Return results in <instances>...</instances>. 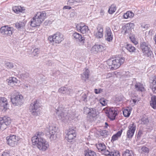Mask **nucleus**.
Returning <instances> with one entry per match:
<instances>
[{
    "label": "nucleus",
    "instance_id": "obj_1",
    "mask_svg": "<svg viewBox=\"0 0 156 156\" xmlns=\"http://www.w3.org/2000/svg\"><path fill=\"white\" fill-rule=\"evenodd\" d=\"M37 135L33 136L31 141L33 145H37V148L41 151H45L49 147L48 142L44 139L42 136L44 134L41 132L37 133Z\"/></svg>",
    "mask_w": 156,
    "mask_h": 156
},
{
    "label": "nucleus",
    "instance_id": "obj_2",
    "mask_svg": "<svg viewBox=\"0 0 156 156\" xmlns=\"http://www.w3.org/2000/svg\"><path fill=\"white\" fill-rule=\"evenodd\" d=\"M47 14L45 11L37 12L31 20V26L33 27L40 26L47 18Z\"/></svg>",
    "mask_w": 156,
    "mask_h": 156
},
{
    "label": "nucleus",
    "instance_id": "obj_3",
    "mask_svg": "<svg viewBox=\"0 0 156 156\" xmlns=\"http://www.w3.org/2000/svg\"><path fill=\"white\" fill-rule=\"evenodd\" d=\"M125 60L124 57L121 56L117 57L115 59L112 58L108 59L107 61L109 68L112 70L117 69L123 63Z\"/></svg>",
    "mask_w": 156,
    "mask_h": 156
},
{
    "label": "nucleus",
    "instance_id": "obj_4",
    "mask_svg": "<svg viewBox=\"0 0 156 156\" xmlns=\"http://www.w3.org/2000/svg\"><path fill=\"white\" fill-rule=\"evenodd\" d=\"M64 39V37L62 34L59 32L56 33L50 36L48 38L49 43L53 45L55 44H59Z\"/></svg>",
    "mask_w": 156,
    "mask_h": 156
},
{
    "label": "nucleus",
    "instance_id": "obj_5",
    "mask_svg": "<svg viewBox=\"0 0 156 156\" xmlns=\"http://www.w3.org/2000/svg\"><path fill=\"white\" fill-rule=\"evenodd\" d=\"M40 107L39 102L37 100H34L32 101L30 105L29 110L32 115L37 116L39 115L40 114Z\"/></svg>",
    "mask_w": 156,
    "mask_h": 156
},
{
    "label": "nucleus",
    "instance_id": "obj_6",
    "mask_svg": "<svg viewBox=\"0 0 156 156\" xmlns=\"http://www.w3.org/2000/svg\"><path fill=\"white\" fill-rule=\"evenodd\" d=\"M68 108L59 106L56 110V113L59 119L64 122H65L67 118V116L68 114Z\"/></svg>",
    "mask_w": 156,
    "mask_h": 156
},
{
    "label": "nucleus",
    "instance_id": "obj_7",
    "mask_svg": "<svg viewBox=\"0 0 156 156\" xmlns=\"http://www.w3.org/2000/svg\"><path fill=\"white\" fill-rule=\"evenodd\" d=\"M58 129V127L54 125H49L47 126V131L48 133L47 134V136L51 141L55 140L56 139Z\"/></svg>",
    "mask_w": 156,
    "mask_h": 156
},
{
    "label": "nucleus",
    "instance_id": "obj_8",
    "mask_svg": "<svg viewBox=\"0 0 156 156\" xmlns=\"http://www.w3.org/2000/svg\"><path fill=\"white\" fill-rule=\"evenodd\" d=\"M106 109L105 113L108 118L110 120H115L116 116L118 115L117 108L115 107H108Z\"/></svg>",
    "mask_w": 156,
    "mask_h": 156
},
{
    "label": "nucleus",
    "instance_id": "obj_9",
    "mask_svg": "<svg viewBox=\"0 0 156 156\" xmlns=\"http://www.w3.org/2000/svg\"><path fill=\"white\" fill-rule=\"evenodd\" d=\"M136 129V126L134 123L130 124L128 126V129L126 134L127 140H130L133 138Z\"/></svg>",
    "mask_w": 156,
    "mask_h": 156
},
{
    "label": "nucleus",
    "instance_id": "obj_10",
    "mask_svg": "<svg viewBox=\"0 0 156 156\" xmlns=\"http://www.w3.org/2000/svg\"><path fill=\"white\" fill-rule=\"evenodd\" d=\"M83 113L87 115V117L89 119H91L96 115V112L95 109L93 108H90L85 107L83 108Z\"/></svg>",
    "mask_w": 156,
    "mask_h": 156
},
{
    "label": "nucleus",
    "instance_id": "obj_11",
    "mask_svg": "<svg viewBox=\"0 0 156 156\" xmlns=\"http://www.w3.org/2000/svg\"><path fill=\"white\" fill-rule=\"evenodd\" d=\"M11 122V119L9 117L5 116L0 118V129L2 130L6 129L7 126L9 125Z\"/></svg>",
    "mask_w": 156,
    "mask_h": 156
},
{
    "label": "nucleus",
    "instance_id": "obj_12",
    "mask_svg": "<svg viewBox=\"0 0 156 156\" xmlns=\"http://www.w3.org/2000/svg\"><path fill=\"white\" fill-rule=\"evenodd\" d=\"M14 30L13 27L5 26L1 27L0 32L3 34L11 36Z\"/></svg>",
    "mask_w": 156,
    "mask_h": 156
},
{
    "label": "nucleus",
    "instance_id": "obj_13",
    "mask_svg": "<svg viewBox=\"0 0 156 156\" xmlns=\"http://www.w3.org/2000/svg\"><path fill=\"white\" fill-rule=\"evenodd\" d=\"M76 27L78 31L83 34H86L89 30L88 27L82 23L77 24Z\"/></svg>",
    "mask_w": 156,
    "mask_h": 156
},
{
    "label": "nucleus",
    "instance_id": "obj_14",
    "mask_svg": "<svg viewBox=\"0 0 156 156\" xmlns=\"http://www.w3.org/2000/svg\"><path fill=\"white\" fill-rule=\"evenodd\" d=\"M7 143L9 146L13 147L15 146L16 143L19 140L18 136L14 135H11L9 137H6Z\"/></svg>",
    "mask_w": 156,
    "mask_h": 156
},
{
    "label": "nucleus",
    "instance_id": "obj_15",
    "mask_svg": "<svg viewBox=\"0 0 156 156\" xmlns=\"http://www.w3.org/2000/svg\"><path fill=\"white\" fill-rule=\"evenodd\" d=\"M23 99L22 96L19 94L16 95L14 97H11V101L15 105H18L22 104Z\"/></svg>",
    "mask_w": 156,
    "mask_h": 156
},
{
    "label": "nucleus",
    "instance_id": "obj_16",
    "mask_svg": "<svg viewBox=\"0 0 156 156\" xmlns=\"http://www.w3.org/2000/svg\"><path fill=\"white\" fill-rule=\"evenodd\" d=\"M94 35L98 38H101L103 36V29L102 26L100 25L98 26L97 30L94 32Z\"/></svg>",
    "mask_w": 156,
    "mask_h": 156
},
{
    "label": "nucleus",
    "instance_id": "obj_17",
    "mask_svg": "<svg viewBox=\"0 0 156 156\" xmlns=\"http://www.w3.org/2000/svg\"><path fill=\"white\" fill-rule=\"evenodd\" d=\"M134 24L133 23H129L126 24L124 26L123 30L124 33L126 34H128L129 35L132 34V30L133 29L134 27Z\"/></svg>",
    "mask_w": 156,
    "mask_h": 156
},
{
    "label": "nucleus",
    "instance_id": "obj_18",
    "mask_svg": "<svg viewBox=\"0 0 156 156\" xmlns=\"http://www.w3.org/2000/svg\"><path fill=\"white\" fill-rule=\"evenodd\" d=\"M72 37L73 39L80 42H84L85 41L84 37H83L82 35L77 32H75L73 33Z\"/></svg>",
    "mask_w": 156,
    "mask_h": 156
},
{
    "label": "nucleus",
    "instance_id": "obj_19",
    "mask_svg": "<svg viewBox=\"0 0 156 156\" xmlns=\"http://www.w3.org/2000/svg\"><path fill=\"white\" fill-rule=\"evenodd\" d=\"M106 35H105L106 40L108 41H111L113 39V35L110 28L107 27L106 28Z\"/></svg>",
    "mask_w": 156,
    "mask_h": 156
},
{
    "label": "nucleus",
    "instance_id": "obj_20",
    "mask_svg": "<svg viewBox=\"0 0 156 156\" xmlns=\"http://www.w3.org/2000/svg\"><path fill=\"white\" fill-rule=\"evenodd\" d=\"M0 105L2 107L5 109H7L8 107V101L6 98L5 97H2L0 101Z\"/></svg>",
    "mask_w": 156,
    "mask_h": 156
},
{
    "label": "nucleus",
    "instance_id": "obj_21",
    "mask_svg": "<svg viewBox=\"0 0 156 156\" xmlns=\"http://www.w3.org/2000/svg\"><path fill=\"white\" fill-rule=\"evenodd\" d=\"M122 130L121 129L116 134L113 135L111 138V141L113 142L114 141L117 140L121 136Z\"/></svg>",
    "mask_w": 156,
    "mask_h": 156
},
{
    "label": "nucleus",
    "instance_id": "obj_22",
    "mask_svg": "<svg viewBox=\"0 0 156 156\" xmlns=\"http://www.w3.org/2000/svg\"><path fill=\"white\" fill-rule=\"evenodd\" d=\"M151 87L153 92L156 94V77L154 76L151 82Z\"/></svg>",
    "mask_w": 156,
    "mask_h": 156
},
{
    "label": "nucleus",
    "instance_id": "obj_23",
    "mask_svg": "<svg viewBox=\"0 0 156 156\" xmlns=\"http://www.w3.org/2000/svg\"><path fill=\"white\" fill-rule=\"evenodd\" d=\"M12 10L14 12L17 14L22 12L25 10V9L24 7H22L20 6H15L12 7Z\"/></svg>",
    "mask_w": 156,
    "mask_h": 156
},
{
    "label": "nucleus",
    "instance_id": "obj_24",
    "mask_svg": "<svg viewBox=\"0 0 156 156\" xmlns=\"http://www.w3.org/2000/svg\"><path fill=\"white\" fill-rule=\"evenodd\" d=\"M83 72L81 74V78L82 80L86 81L89 77V71L87 69H86L83 70Z\"/></svg>",
    "mask_w": 156,
    "mask_h": 156
},
{
    "label": "nucleus",
    "instance_id": "obj_25",
    "mask_svg": "<svg viewBox=\"0 0 156 156\" xmlns=\"http://www.w3.org/2000/svg\"><path fill=\"white\" fill-rule=\"evenodd\" d=\"M134 14L132 12L128 11L126 13L124 14L123 17L124 19H127L128 18H131L134 16Z\"/></svg>",
    "mask_w": 156,
    "mask_h": 156
},
{
    "label": "nucleus",
    "instance_id": "obj_26",
    "mask_svg": "<svg viewBox=\"0 0 156 156\" xmlns=\"http://www.w3.org/2000/svg\"><path fill=\"white\" fill-rule=\"evenodd\" d=\"M150 104L153 108L156 109V96H153L151 97Z\"/></svg>",
    "mask_w": 156,
    "mask_h": 156
},
{
    "label": "nucleus",
    "instance_id": "obj_27",
    "mask_svg": "<svg viewBox=\"0 0 156 156\" xmlns=\"http://www.w3.org/2000/svg\"><path fill=\"white\" fill-rule=\"evenodd\" d=\"M135 89L138 91H142L144 90V88L142 84L139 83H136L135 85Z\"/></svg>",
    "mask_w": 156,
    "mask_h": 156
},
{
    "label": "nucleus",
    "instance_id": "obj_28",
    "mask_svg": "<svg viewBox=\"0 0 156 156\" xmlns=\"http://www.w3.org/2000/svg\"><path fill=\"white\" fill-rule=\"evenodd\" d=\"M96 147L99 151H103L106 149V146L103 143H99L96 144Z\"/></svg>",
    "mask_w": 156,
    "mask_h": 156
},
{
    "label": "nucleus",
    "instance_id": "obj_29",
    "mask_svg": "<svg viewBox=\"0 0 156 156\" xmlns=\"http://www.w3.org/2000/svg\"><path fill=\"white\" fill-rule=\"evenodd\" d=\"M85 156H96V154L94 151L87 150L85 151Z\"/></svg>",
    "mask_w": 156,
    "mask_h": 156
},
{
    "label": "nucleus",
    "instance_id": "obj_30",
    "mask_svg": "<svg viewBox=\"0 0 156 156\" xmlns=\"http://www.w3.org/2000/svg\"><path fill=\"white\" fill-rule=\"evenodd\" d=\"M123 156H133V154L132 151L126 149L123 152Z\"/></svg>",
    "mask_w": 156,
    "mask_h": 156
},
{
    "label": "nucleus",
    "instance_id": "obj_31",
    "mask_svg": "<svg viewBox=\"0 0 156 156\" xmlns=\"http://www.w3.org/2000/svg\"><path fill=\"white\" fill-rule=\"evenodd\" d=\"M116 7L114 5L112 4L110 7L108 9V12L110 14H112L116 11Z\"/></svg>",
    "mask_w": 156,
    "mask_h": 156
},
{
    "label": "nucleus",
    "instance_id": "obj_32",
    "mask_svg": "<svg viewBox=\"0 0 156 156\" xmlns=\"http://www.w3.org/2000/svg\"><path fill=\"white\" fill-rule=\"evenodd\" d=\"M142 52L144 55L147 57L150 56L152 54V51L150 49H142Z\"/></svg>",
    "mask_w": 156,
    "mask_h": 156
},
{
    "label": "nucleus",
    "instance_id": "obj_33",
    "mask_svg": "<svg viewBox=\"0 0 156 156\" xmlns=\"http://www.w3.org/2000/svg\"><path fill=\"white\" fill-rule=\"evenodd\" d=\"M140 48L141 49H149L150 45L145 42H142L140 44Z\"/></svg>",
    "mask_w": 156,
    "mask_h": 156
},
{
    "label": "nucleus",
    "instance_id": "obj_34",
    "mask_svg": "<svg viewBox=\"0 0 156 156\" xmlns=\"http://www.w3.org/2000/svg\"><path fill=\"white\" fill-rule=\"evenodd\" d=\"M76 134H67V136L66 137H67V141L69 142H71L72 141V140L76 137Z\"/></svg>",
    "mask_w": 156,
    "mask_h": 156
},
{
    "label": "nucleus",
    "instance_id": "obj_35",
    "mask_svg": "<svg viewBox=\"0 0 156 156\" xmlns=\"http://www.w3.org/2000/svg\"><path fill=\"white\" fill-rule=\"evenodd\" d=\"M81 1V0H69L67 4L69 5H72L74 4L80 3Z\"/></svg>",
    "mask_w": 156,
    "mask_h": 156
},
{
    "label": "nucleus",
    "instance_id": "obj_36",
    "mask_svg": "<svg viewBox=\"0 0 156 156\" xmlns=\"http://www.w3.org/2000/svg\"><path fill=\"white\" fill-rule=\"evenodd\" d=\"M88 95L85 93H83L81 94V98L80 99L81 101H83L84 102H87L88 100L87 98Z\"/></svg>",
    "mask_w": 156,
    "mask_h": 156
},
{
    "label": "nucleus",
    "instance_id": "obj_37",
    "mask_svg": "<svg viewBox=\"0 0 156 156\" xmlns=\"http://www.w3.org/2000/svg\"><path fill=\"white\" fill-rule=\"evenodd\" d=\"M110 156H120V154L118 151L116 150H112Z\"/></svg>",
    "mask_w": 156,
    "mask_h": 156
},
{
    "label": "nucleus",
    "instance_id": "obj_38",
    "mask_svg": "<svg viewBox=\"0 0 156 156\" xmlns=\"http://www.w3.org/2000/svg\"><path fill=\"white\" fill-rule=\"evenodd\" d=\"M129 38L132 42L135 45H136L138 44V42L136 41L134 34H131V36H130L129 37Z\"/></svg>",
    "mask_w": 156,
    "mask_h": 156
},
{
    "label": "nucleus",
    "instance_id": "obj_39",
    "mask_svg": "<svg viewBox=\"0 0 156 156\" xmlns=\"http://www.w3.org/2000/svg\"><path fill=\"white\" fill-rule=\"evenodd\" d=\"M130 111L128 109H125L123 111V114L125 117H128L129 116L130 114Z\"/></svg>",
    "mask_w": 156,
    "mask_h": 156
},
{
    "label": "nucleus",
    "instance_id": "obj_40",
    "mask_svg": "<svg viewBox=\"0 0 156 156\" xmlns=\"http://www.w3.org/2000/svg\"><path fill=\"white\" fill-rule=\"evenodd\" d=\"M15 26L16 28H20L24 27L25 26V24L23 22H19L16 23Z\"/></svg>",
    "mask_w": 156,
    "mask_h": 156
},
{
    "label": "nucleus",
    "instance_id": "obj_41",
    "mask_svg": "<svg viewBox=\"0 0 156 156\" xmlns=\"http://www.w3.org/2000/svg\"><path fill=\"white\" fill-rule=\"evenodd\" d=\"M141 123L144 124H147L149 122L148 119L147 117H143L141 119Z\"/></svg>",
    "mask_w": 156,
    "mask_h": 156
},
{
    "label": "nucleus",
    "instance_id": "obj_42",
    "mask_svg": "<svg viewBox=\"0 0 156 156\" xmlns=\"http://www.w3.org/2000/svg\"><path fill=\"white\" fill-rule=\"evenodd\" d=\"M66 90V87H62L58 89V91L60 93L64 94H65Z\"/></svg>",
    "mask_w": 156,
    "mask_h": 156
},
{
    "label": "nucleus",
    "instance_id": "obj_43",
    "mask_svg": "<svg viewBox=\"0 0 156 156\" xmlns=\"http://www.w3.org/2000/svg\"><path fill=\"white\" fill-rule=\"evenodd\" d=\"M20 76L22 78L25 80L29 77V74L27 73H25L21 74Z\"/></svg>",
    "mask_w": 156,
    "mask_h": 156
},
{
    "label": "nucleus",
    "instance_id": "obj_44",
    "mask_svg": "<svg viewBox=\"0 0 156 156\" xmlns=\"http://www.w3.org/2000/svg\"><path fill=\"white\" fill-rule=\"evenodd\" d=\"M76 130L72 128H70L68 130L67 134H76Z\"/></svg>",
    "mask_w": 156,
    "mask_h": 156
},
{
    "label": "nucleus",
    "instance_id": "obj_45",
    "mask_svg": "<svg viewBox=\"0 0 156 156\" xmlns=\"http://www.w3.org/2000/svg\"><path fill=\"white\" fill-rule=\"evenodd\" d=\"M103 48L104 47L102 45L98 44H95L93 47V49H101Z\"/></svg>",
    "mask_w": 156,
    "mask_h": 156
},
{
    "label": "nucleus",
    "instance_id": "obj_46",
    "mask_svg": "<svg viewBox=\"0 0 156 156\" xmlns=\"http://www.w3.org/2000/svg\"><path fill=\"white\" fill-rule=\"evenodd\" d=\"M5 66L10 69L12 68L13 67V64L12 63L9 62H7L5 64Z\"/></svg>",
    "mask_w": 156,
    "mask_h": 156
},
{
    "label": "nucleus",
    "instance_id": "obj_47",
    "mask_svg": "<svg viewBox=\"0 0 156 156\" xmlns=\"http://www.w3.org/2000/svg\"><path fill=\"white\" fill-rule=\"evenodd\" d=\"M142 151L144 153H148L149 152V149L145 146L141 148Z\"/></svg>",
    "mask_w": 156,
    "mask_h": 156
},
{
    "label": "nucleus",
    "instance_id": "obj_48",
    "mask_svg": "<svg viewBox=\"0 0 156 156\" xmlns=\"http://www.w3.org/2000/svg\"><path fill=\"white\" fill-rule=\"evenodd\" d=\"M100 103L102 105V106H105L106 105V101L105 99L104 98H101L100 100Z\"/></svg>",
    "mask_w": 156,
    "mask_h": 156
},
{
    "label": "nucleus",
    "instance_id": "obj_49",
    "mask_svg": "<svg viewBox=\"0 0 156 156\" xmlns=\"http://www.w3.org/2000/svg\"><path fill=\"white\" fill-rule=\"evenodd\" d=\"M111 151V150L109 151L107 150H106V149H105L103 150L102 151H103L104 154L105 155L110 156Z\"/></svg>",
    "mask_w": 156,
    "mask_h": 156
},
{
    "label": "nucleus",
    "instance_id": "obj_50",
    "mask_svg": "<svg viewBox=\"0 0 156 156\" xmlns=\"http://www.w3.org/2000/svg\"><path fill=\"white\" fill-rule=\"evenodd\" d=\"M38 49H33L32 54L33 56H35L36 55L39 53Z\"/></svg>",
    "mask_w": 156,
    "mask_h": 156
},
{
    "label": "nucleus",
    "instance_id": "obj_51",
    "mask_svg": "<svg viewBox=\"0 0 156 156\" xmlns=\"http://www.w3.org/2000/svg\"><path fill=\"white\" fill-rule=\"evenodd\" d=\"M10 154L9 151H5L3 152L1 156H10Z\"/></svg>",
    "mask_w": 156,
    "mask_h": 156
},
{
    "label": "nucleus",
    "instance_id": "obj_52",
    "mask_svg": "<svg viewBox=\"0 0 156 156\" xmlns=\"http://www.w3.org/2000/svg\"><path fill=\"white\" fill-rule=\"evenodd\" d=\"M12 80V84H13V86L14 85H15L17 83V82L18 81L16 79V78L14 77H11Z\"/></svg>",
    "mask_w": 156,
    "mask_h": 156
},
{
    "label": "nucleus",
    "instance_id": "obj_53",
    "mask_svg": "<svg viewBox=\"0 0 156 156\" xmlns=\"http://www.w3.org/2000/svg\"><path fill=\"white\" fill-rule=\"evenodd\" d=\"M108 132L106 130H103L101 131V135L102 136H105V135H107Z\"/></svg>",
    "mask_w": 156,
    "mask_h": 156
},
{
    "label": "nucleus",
    "instance_id": "obj_54",
    "mask_svg": "<svg viewBox=\"0 0 156 156\" xmlns=\"http://www.w3.org/2000/svg\"><path fill=\"white\" fill-rule=\"evenodd\" d=\"M66 89L67 90L66 91L65 94L69 95L70 93L72 92V90L71 89L67 87H66Z\"/></svg>",
    "mask_w": 156,
    "mask_h": 156
},
{
    "label": "nucleus",
    "instance_id": "obj_55",
    "mask_svg": "<svg viewBox=\"0 0 156 156\" xmlns=\"http://www.w3.org/2000/svg\"><path fill=\"white\" fill-rule=\"evenodd\" d=\"M102 91V90L101 89H94V92L96 94H99L101 93V92Z\"/></svg>",
    "mask_w": 156,
    "mask_h": 156
},
{
    "label": "nucleus",
    "instance_id": "obj_56",
    "mask_svg": "<svg viewBox=\"0 0 156 156\" xmlns=\"http://www.w3.org/2000/svg\"><path fill=\"white\" fill-rule=\"evenodd\" d=\"M126 49H132V48H133V49H135L134 47H133L130 44H127L126 45Z\"/></svg>",
    "mask_w": 156,
    "mask_h": 156
},
{
    "label": "nucleus",
    "instance_id": "obj_57",
    "mask_svg": "<svg viewBox=\"0 0 156 156\" xmlns=\"http://www.w3.org/2000/svg\"><path fill=\"white\" fill-rule=\"evenodd\" d=\"M8 84L9 85L11 86H13L12 77L9 78V79L8 81Z\"/></svg>",
    "mask_w": 156,
    "mask_h": 156
},
{
    "label": "nucleus",
    "instance_id": "obj_58",
    "mask_svg": "<svg viewBox=\"0 0 156 156\" xmlns=\"http://www.w3.org/2000/svg\"><path fill=\"white\" fill-rule=\"evenodd\" d=\"M142 134V132L141 131H139L137 134V138H140L141 135Z\"/></svg>",
    "mask_w": 156,
    "mask_h": 156
},
{
    "label": "nucleus",
    "instance_id": "obj_59",
    "mask_svg": "<svg viewBox=\"0 0 156 156\" xmlns=\"http://www.w3.org/2000/svg\"><path fill=\"white\" fill-rule=\"evenodd\" d=\"M71 7L69 6H65L63 8V9H71Z\"/></svg>",
    "mask_w": 156,
    "mask_h": 156
},
{
    "label": "nucleus",
    "instance_id": "obj_60",
    "mask_svg": "<svg viewBox=\"0 0 156 156\" xmlns=\"http://www.w3.org/2000/svg\"><path fill=\"white\" fill-rule=\"evenodd\" d=\"M132 101L133 102V103H132L131 105H132V106H133L135 104L136 102V100L135 99H133L132 100Z\"/></svg>",
    "mask_w": 156,
    "mask_h": 156
},
{
    "label": "nucleus",
    "instance_id": "obj_61",
    "mask_svg": "<svg viewBox=\"0 0 156 156\" xmlns=\"http://www.w3.org/2000/svg\"><path fill=\"white\" fill-rule=\"evenodd\" d=\"M91 52L94 54H96L98 53V51L96 50V49H91Z\"/></svg>",
    "mask_w": 156,
    "mask_h": 156
},
{
    "label": "nucleus",
    "instance_id": "obj_62",
    "mask_svg": "<svg viewBox=\"0 0 156 156\" xmlns=\"http://www.w3.org/2000/svg\"><path fill=\"white\" fill-rule=\"evenodd\" d=\"M46 64L49 66H51V60H48Z\"/></svg>",
    "mask_w": 156,
    "mask_h": 156
},
{
    "label": "nucleus",
    "instance_id": "obj_63",
    "mask_svg": "<svg viewBox=\"0 0 156 156\" xmlns=\"http://www.w3.org/2000/svg\"><path fill=\"white\" fill-rule=\"evenodd\" d=\"M129 52H134L136 49H127Z\"/></svg>",
    "mask_w": 156,
    "mask_h": 156
},
{
    "label": "nucleus",
    "instance_id": "obj_64",
    "mask_svg": "<svg viewBox=\"0 0 156 156\" xmlns=\"http://www.w3.org/2000/svg\"><path fill=\"white\" fill-rule=\"evenodd\" d=\"M121 99L119 97H118L116 98V100L117 101H121Z\"/></svg>",
    "mask_w": 156,
    "mask_h": 156
}]
</instances>
